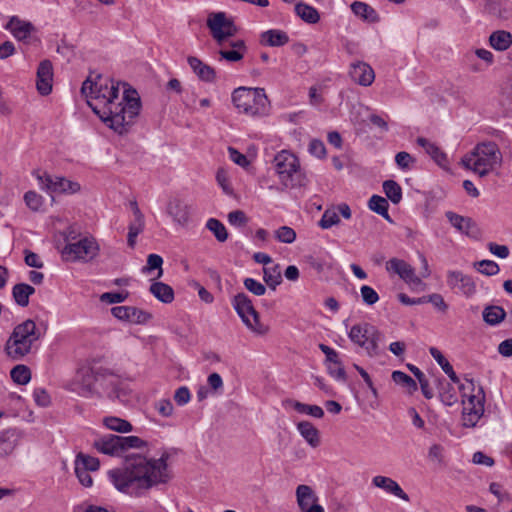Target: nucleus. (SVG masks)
Wrapping results in <instances>:
<instances>
[{"mask_svg":"<svg viewBox=\"0 0 512 512\" xmlns=\"http://www.w3.org/2000/svg\"><path fill=\"white\" fill-rule=\"evenodd\" d=\"M81 94L93 112L120 135L128 133L141 110L135 89L96 71H91L82 83Z\"/></svg>","mask_w":512,"mask_h":512,"instance_id":"obj_1","label":"nucleus"},{"mask_svg":"<svg viewBox=\"0 0 512 512\" xmlns=\"http://www.w3.org/2000/svg\"><path fill=\"white\" fill-rule=\"evenodd\" d=\"M168 459L166 452L158 459L138 453L128 454L121 467L108 471V478L118 491L141 496L152 487L169 481Z\"/></svg>","mask_w":512,"mask_h":512,"instance_id":"obj_2","label":"nucleus"},{"mask_svg":"<svg viewBox=\"0 0 512 512\" xmlns=\"http://www.w3.org/2000/svg\"><path fill=\"white\" fill-rule=\"evenodd\" d=\"M501 163L502 153L493 141L478 143L471 153L462 158L463 166L480 177H485Z\"/></svg>","mask_w":512,"mask_h":512,"instance_id":"obj_3","label":"nucleus"},{"mask_svg":"<svg viewBox=\"0 0 512 512\" xmlns=\"http://www.w3.org/2000/svg\"><path fill=\"white\" fill-rule=\"evenodd\" d=\"M41 335L33 320H25L14 327L13 332L6 341V354L12 360H22L31 353L34 344L41 338Z\"/></svg>","mask_w":512,"mask_h":512,"instance_id":"obj_4","label":"nucleus"},{"mask_svg":"<svg viewBox=\"0 0 512 512\" xmlns=\"http://www.w3.org/2000/svg\"><path fill=\"white\" fill-rule=\"evenodd\" d=\"M273 165L284 188L306 186L307 177L300 167L299 159L293 153L287 150L280 151L275 155Z\"/></svg>","mask_w":512,"mask_h":512,"instance_id":"obj_5","label":"nucleus"},{"mask_svg":"<svg viewBox=\"0 0 512 512\" xmlns=\"http://www.w3.org/2000/svg\"><path fill=\"white\" fill-rule=\"evenodd\" d=\"M232 101L239 112L249 116H264L269 112V100L261 88L239 87L233 91Z\"/></svg>","mask_w":512,"mask_h":512,"instance_id":"obj_6","label":"nucleus"},{"mask_svg":"<svg viewBox=\"0 0 512 512\" xmlns=\"http://www.w3.org/2000/svg\"><path fill=\"white\" fill-rule=\"evenodd\" d=\"M468 385L460 384L459 390L462 397L467 396V400L463 399V425L465 427H475L480 418L484 414L485 394L481 386L478 387L476 393L475 383L473 379L465 378Z\"/></svg>","mask_w":512,"mask_h":512,"instance_id":"obj_7","label":"nucleus"},{"mask_svg":"<svg viewBox=\"0 0 512 512\" xmlns=\"http://www.w3.org/2000/svg\"><path fill=\"white\" fill-rule=\"evenodd\" d=\"M349 339L361 347L369 357H377L382 353L380 344L383 334L380 330L367 322L355 324L348 333Z\"/></svg>","mask_w":512,"mask_h":512,"instance_id":"obj_8","label":"nucleus"},{"mask_svg":"<svg viewBox=\"0 0 512 512\" xmlns=\"http://www.w3.org/2000/svg\"><path fill=\"white\" fill-rule=\"evenodd\" d=\"M232 305L249 330L259 335H264L268 332V326L260 322L259 313L245 293L236 294L232 300Z\"/></svg>","mask_w":512,"mask_h":512,"instance_id":"obj_9","label":"nucleus"},{"mask_svg":"<svg viewBox=\"0 0 512 512\" xmlns=\"http://www.w3.org/2000/svg\"><path fill=\"white\" fill-rule=\"evenodd\" d=\"M98 245L90 238H83L74 243H68L62 250V256L67 261H88L97 255Z\"/></svg>","mask_w":512,"mask_h":512,"instance_id":"obj_10","label":"nucleus"},{"mask_svg":"<svg viewBox=\"0 0 512 512\" xmlns=\"http://www.w3.org/2000/svg\"><path fill=\"white\" fill-rule=\"evenodd\" d=\"M207 26L217 43H223V41L232 38L237 32L233 21L226 18L224 12L210 14L207 19Z\"/></svg>","mask_w":512,"mask_h":512,"instance_id":"obj_11","label":"nucleus"},{"mask_svg":"<svg viewBox=\"0 0 512 512\" xmlns=\"http://www.w3.org/2000/svg\"><path fill=\"white\" fill-rule=\"evenodd\" d=\"M37 179L42 189L52 193H75L80 190V185L77 182H72L64 177H53L46 172L37 174Z\"/></svg>","mask_w":512,"mask_h":512,"instance_id":"obj_12","label":"nucleus"},{"mask_svg":"<svg viewBox=\"0 0 512 512\" xmlns=\"http://www.w3.org/2000/svg\"><path fill=\"white\" fill-rule=\"evenodd\" d=\"M217 44L219 46V61L238 62L243 59L247 52V46L241 39L230 38Z\"/></svg>","mask_w":512,"mask_h":512,"instance_id":"obj_13","label":"nucleus"},{"mask_svg":"<svg viewBox=\"0 0 512 512\" xmlns=\"http://www.w3.org/2000/svg\"><path fill=\"white\" fill-rule=\"evenodd\" d=\"M386 270L397 274L411 286L418 287L423 284L421 278L415 275L414 268L402 259L391 258L386 263Z\"/></svg>","mask_w":512,"mask_h":512,"instance_id":"obj_14","label":"nucleus"},{"mask_svg":"<svg viewBox=\"0 0 512 512\" xmlns=\"http://www.w3.org/2000/svg\"><path fill=\"white\" fill-rule=\"evenodd\" d=\"M111 313L115 318L132 324H145L152 318L150 313L132 306H115Z\"/></svg>","mask_w":512,"mask_h":512,"instance_id":"obj_15","label":"nucleus"},{"mask_svg":"<svg viewBox=\"0 0 512 512\" xmlns=\"http://www.w3.org/2000/svg\"><path fill=\"white\" fill-rule=\"evenodd\" d=\"M297 503L302 512H324L321 505L317 504V497L308 485L301 484L296 488Z\"/></svg>","mask_w":512,"mask_h":512,"instance_id":"obj_16","label":"nucleus"},{"mask_svg":"<svg viewBox=\"0 0 512 512\" xmlns=\"http://www.w3.org/2000/svg\"><path fill=\"white\" fill-rule=\"evenodd\" d=\"M92 446L100 453L109 456H121L120 438L118 435L107 434L97 437Z\"/></svg>","mask_w":512,"mask_h":512,"instance_id":"obj_17","label":"nucleus"},{"mask_svg":"<svg viewBox=\"0 0 512 512\" xmlns=\"http://www.w3.org/2000/svg\"><path fill=\"white\" fill-rule=\"evenodd\" d=\"M5 28L19 41L28 42L35 31V27L31 22L24 21L17 16L10 18Z\"/></svg>","mask_w":512,"mask_h":512,"instance_id":"obj_18","label":"nucleus"},{"mask_svg":"<svg viewBox=\"0 0 512 512\" xmlns=\"http://www.w3.org/2000/svg\"><path fill=\"white\" fill-rule=\"evenodd\" d=\"M447 283L452 288H457L461 293L466 296H471L476 291L474 281L470 276L464 275L460 271H451L447 276Z\"/></svg>","mask_w":512,"mask_h":512,"instance_id":"obj_19","label":"nucleus"},{"mask_svg":"<svg viewBox=\"0 0 512 512\" xmlns=\"http://www.w3.org/2000/svg\"><path fill=\"white\" fill-rule=\"evenodd\" d=\"M53 76V66H38L36 89L40 95L47 96L52 92Z\"/></svg>","mask_w":512,"mask_h":512,"instance_id":"obj_20","label":"nucleus"},{"mask_svg":"<svg viewBox=\"0 0 512 512\" xmlns=\"http://www.w3.org/2000/svg\"><path fill=\"white\" fill-rule=\"evenodd\" d=\"M20 436V432L16 428H7L0 431V457L12 454L18 445Z\"/></svg>","mask_w":512,"mask_h":512,"instance_id":"obj_21","label":"nucleus"},{"mask_svg":"<svg viewBox=\"0 0 512 512\" xmlns=\"http://www.w3.org/2000/svg\"><path fill=\"white\" fill-rule=\"evenodd\" d=\"M372 483L374 486L385 490L387 493L393 494L404 501H409L408 494L390 477L378 475L373 477Z\"/></svg>","mask_w":512,"mask_h":512,"instance_id":"obj_22","label":"nucleus"},{"mask_svg":"<svg viewBox=\"0 0 512 512\" xmlns=\"http://www.w3.org/2000/svg\"><path fill=\"white\" fill-rule=\"evenodd\" d=\"M348 75L353 82L361 86H370L375 79L372 66H350Z\"/></svg>","mask_w":512,"mask_h":512,"instance_id":"obj_23","label":"nucleus"},{"mask_svg":"<svg viewBox=\"0 0 512 512\" xmlns=\"http://www.w3.org/2000/svg\"><path fill=\"white\" fill-rule=\"evenodd\" d=\"M446 217L451 225L459 232L468 236L473 235L474 230L476 229V224L471 218L461 216L452 211L446 212Z\"/></svg>","mask_w":512,"mask_h":512,"instance_id":"obj_24","label":"nucleus"},{"mask_svg":"<svg viewBox=\"0 0 512 512\" xmlns=\"http://www.w3.org/2000/svg\"><path fill=\"white\" fill-rule=\"evenodd\" d=\"M260 42L266 46L280 47L289 42V36L285 31L270 29L261 34Z\"/></svg>","mask_w":512,"mask_h":512,"instance_id":"obj_25","label":"nucleus"},{"mask_svg":"<svg viewBox=\"0 0 512 512\" xmlns=\"http://www.w3.org/2000/svg\"><path fill=\"white\" fill-rule=\"evenodd\" d=\"M167 212L180 225L186 224L189 220L188 206L179 199L171 200L168 203Z\"/></svg>","mask_w":512,"mask_h":512,"instance_id":"obj_26","label":"nucleus"},{"mask_svg":"<svg viewBox=\"0 0 512 512\" xmlns=\"http://www.w3.org/2000/svg\"><path fill=\"white\" fill-rule=\"evenodd\" d=\"M352 12L363 21L376 23L379 21V15L376 10L362 1H354L351 4Z\"/></svg>","mask_w":512,"mask_h":512,"instance_id":"obj_27","label":"nucleus"},{"mask_svg":"<svg viewBox=\"0 0 512 512\" xmlns=\"http://www.w3.org/2000/svg\"><path fill=\"white\" fill-rule=\"evenodd\" d=\"M297 429L307 443L316 448L320 444V436L318 429L309 421H301L297 424Z\"/></svg>","mask_w":512,"mask_h":512,"instance_id":"obj_28","label":"nucleus"},{"mask_svg":"<svg viewBox=\"0 0 512 512\" xmlns=\"http://www.w3.org/2000/svg\"><path fill=\"white\" fill-rule=\"evenodd\" d=\"M416 143L422 147L438 165L442 166L447 163L446 154L442 152L435 143H432L424 137H418Z\"/></svg>","mask_w":512,"mask_h":512,"instance_id":"obj_29","label":"nucleus"},{"mask_svg":"<svg viewBox=\"0 0 512 512\" xmlns=\"http://www.w3.org/2000/svg\"><path fill=\"white\" fill-rule=\"evenodd\" d=\"M145 221L144 215L139 208L135 209V218L129 224L127 243L130 248H134L137 236L144 230Z\"/></svg>","mask_w":512,"mask_h":512,"instance_id":"obj_30","label":"nucleus"},{"mask_svg":"<svg viewBox=\"0 0 512 512\" xmlns=\"http://www.w3.org/2000/svg\"><path fill=\"white\" fill-rule=\"evenodd\" d=\"M34 293L35 288L26 283H18L12 289V296L21 307H26L29 304V297Z\"/></svg>","mask_w":512,"mask_h":512,"instance_id":"obj_31","label":"nucleus"},{"mask_svg":"<svg viewBox=\"0 0 512 512\" xmlns=\"http://www.w3.org/2000/svg\"><path fill=\"white\" fill-rule=\"evenodd\" d=\"M149 291L151 294L163 303H171L174 300V291L171 286L163 282H154Z\"/></svg>","mask_w":512,"mask_h":512,"instance_id":"obj_32","label":"nucleus"},{"mask_svg":"<svg viewBox=\"0 0 512 512\" xmlns=\"http://www.w3.org/2000/svg\"><path fill=\"white\" fill-rule=\"evenodd\" d=\"M294 10L296 15L308 24H316L320 20L317 9L306 3H297Z\"/></svg>","mask_w":512,"mask_h":512,"instance_id":"obj_33","label":"nucleus"},{"mask_svg":"<svg viewBox=\"0 0 512 512\" xmlns=\"http://www.w3.org/2000/svg\"><path fill=\"white\" fill-rule=\"evenodd\" d=\"M82 379L78 393L82 396H90L96 392L95 384L99 380L93 370H86L82 373Z\"/></svg>","mask_w":512,"mask_h":512,"instance_id":"obj_34","label":"nucleus"},{"mask_svg":"<svg viewBox=\"0 0 512 512\" xmlns=\"http://www.w3.org/2000/svg\"><path fill=\"white\" fill-rule=\"evenodd\" d=\"M429 352L435 361L441 366L442 370L448 375L450 380L455 384H459V377L456 375L452 365L448 362L444 355L435 347H431Z\"/></svg>","mask_w":512,"mask_h":512,"instance_id":"obj_35","label":"nucleus"},{"mask_svg":"<svg viewBox=\"0 0 512 512\" xmlns=\"http://www.w3.org/2000/svg\"><path fill=\"white\" fill-rule=\"evenodd\" d=\"M263 279L266 285L275 290L276 287L282 282L281 267L279 264L273 266H266L263 268Z\"/></svg>","mask_w":512,"mask_h":512,"instance_id":"obj_36","label":"nucleus"},{"mask_svg":"<svg viewBox=\"0 0 512 512\" xmlns=\"http://www.w3.org/2000/svg\"><path fill=\"white\" fill-rule=\"evenodd\" d=\"M102 422L107 429L118 433H128L133 430V426L130 422L115 416L104 417Z\"/></svg>","mask_w":512,"mask_h":512,"instance_id":"obj_37","label":"nucleus"},{"mask_svg":"<svg viewBox=\"0 0 512 512\" xmlns=\"http://www.w3.org/2000/svg\"><path fill=\"white\" fill-rule=\"evenodd\" d=\"M491 46L496 50H506L512 44V35L504 30L493 32L489 38Z\"/></svg>","mask_w":512,"mask_h":512,"instance_id":"obj_38","label":"nucleus"},{"mask_svg":"<svg viewBox=\"0 0 512 512\" xmlns=\"http://www.w3.org/2000/svg\"><path fill=\"white\" fill-rule=\"evenodd\" d=\"M368 207L373 212L381 215L387 221L392 222L388 213L389 203L386 198L379 195H373L368 201Z\"/></svg>","mask_w":512,"mask_h":512,"instance_id":"obj_39","label":"nucleus"},{"mask_svg":"<svg viewBox=\"0 0 512 512\" xmlns=\"http://www.w3.org/2000/svg\"><path fill=\"white\" fill-rule=\"evenodd\" d=\"M505 317L506 312L500 306L491 305L485 307L483 310V319L487 324L491 326L498 325L505 319Z\"/></svg>","mask_w":512,"mask_h":512,"instance_id":"obj_40","label":"nucleus"},{"mask_svg":"<svg viewBox=\"0 0 512 512\" xmlns=\"http://www.w3.org/2000/svg\"><path fill=\"white\" fill-rule=\"evenodd\" d=\"M290 404L298 413L307 414L315 418H322L324 416L323 409L318 405L304 404L296 400H288Z\"/></svg>","mask_w":512,"mask_h":512,"instance_id":"obj_41","label":"nucleus"},{"mask_svg":"<svg viewBox=\"0 0 512 512\" xmlns=\"http://www.w3.org/2000/svg\"><path fill=\"white\" fill-rule=\"evenodd\" d=\"M383 191L386 197L393 203L398 204L402 200V188L394 180H386L383 182Z\"/></svg>","mask_w":512,"mask_h":512,"instance_id":"obj_42","label":"nucleus"},{"mask_svg":"<svg viewBox=\"0 0 512 512\" xmlns=\"http://www.w3.org/2000/svg\"><path fill=\"white\" fill-rule=\"evenodd\" d=\"M163 259L158 254H149L147 257V264L142 268V272L145 274L151 273L153 270H157L156 278H160L163 275L162 269Z\"/></svg>","mask_w":512,"mask_h":512,"instance_id":"obj_43","label":"nucleus"},{"mask_svg":"<svg viewBox=\"0 0 512 512\" xmlns=\"http://www.w3.org/2000/svg\"><path fill=\"white\" fill-rule=\"evenodd\" d=\"M206 227L214 234L215 238L219 242H225L227 240L228 232L223 223L219 220L210 218L206 223Z\"/></svg>","mask_w":512,"mask_h":512,"instance_id":"obj_44","label":"nucleus"},{"mask_svg":"<svg viewBox=\"0 0 512 512\" xmlns=\"http://www.w3.org/2000/svg\"><path fill=\"white\" fill-rule=\"evenodd\" d=\"M340 223V217L335 207L328 208L323 213L321 219L318 222L319 227L322 229H329L332 226Z\"/></svg>","mask_w":512,"mask_h":512,"instance_id":"obj_45","label":"nucleus"},{"mask_svg":"<svg viewBox=\"0 0 512 512\" xmlns=\"http://www.w3.org/2000/svg\"><path fill=\"white\" fill-rule=\"evenodd\" d=\"M392 380L405 388H407L409 393H413L417 390L416 381L411 378L408 374L402 371H394L392 373Z\"/></svg>","mask_w":512,"mask_h":512,"instance_id":"obj_46","label":"nucleus"},{"mask_svg":"<svg viewBox=\"0 0 512 512\" xmlns=\"http://www.w3.org/2000/svg\"><path fill=\"white\" fill-rule=\"evenodd\" d=\"M100 462L97 458L79 453L76 456L75 467L85 468L88 471H96L99 469Z\"/></svg>","mask_w":512,"mask_h":512,"instance_id":"obj_47","label":"nucleus"},{"mask_svg":"<svg viewBox=\"0 0 512 512\" xmlns=\"http://www.w3.org/2000/svg\"><path fill=\"white\" fill-rule=\"evenodd\" d=\"M122 454L128 449H142L147 446V442L138 436H119Z\"/></svg>","mask_w":512,"mask_h":512,"instance_id":"obj_48","label":"nucleus"},{"mask_svg":"<svg viewBox=\"0 0 512 512\" xmlns=\"http://www.w3.org/2000/svg\"><path fill=\"white\" fill-rule=\"evenodd\" d=\"M12 380L20 385L27 384L31 379L30 369L25 365H17L10 372Z\"/></svg>","mask_w":512,"mask_h":512,"instance_id":"obj_49","label":"nucleus"},{"mask_svg":"<svg viewBox=\"0 0 512 512\" xmlns=\"http://www.w3.org/2000/svg\"><path fill=\"white\" fill-rule=\"evenodd\" d=\"M478 271L487 276H493L499 273L498 264L492 260H482L476 263Z\"/></svg>","mask_w":512,"mask_h":512,"instance_id":"obj_50","label":"nucleus"},{"mask_svg":"<svg viewBox=\"0 0 512 512\" xmlns=\"http://www.w3.org/2000/svg\"><path fill=\"white\" fill-rule=\"evenodd\" d=\"M24 201L28 208L33 211H38L42 206V196L35 191H28L24 194Z\"/></svg>","mask_w":512,"mask_h":512,"instance_id":"obj_51","label":"nucleus"},{"mask_svg":"<svg viewBox=\"0 0 512 512\" xmlns=\"http://www.w3.org/2000/svg\"><path fill=\"white\" fill-rule=\"evenodd\" d=\"M129 293L126 292H106L100 296V300L104 303L115 304L124 302Z\"/></svg>","mask_w":512,"mask_h":512,"instance_id":"obj_52","label":"nucleus"},{"mask_svg":"<svg viewBox=\"0 0 512 512\" xmlns=\"http://www.w3.org/2000/svg\"><path fill=\"white\" fill-rule=\"evenodd\" d=\"M243 284L249 292L256 296H262L266 292V287L253 278H245Z\"/></svg>","mask_w":512,"mask_h":512,"instance_id":"obj_53","label":"nucleus"},{"mask_svg":"<svg viewBox=\"0 0 512 512\" xmlns=\"http://www.w3.org/2000/svg\"><path fill=\"white\" fill-rule=\"evenodd\" d=\"M276 238L280 242L290 244L295 241L296 233L292 228L288 226H282L276 231Z\"/></svg>","mask_w":512,"mask_h":512,"instance_id":"obj_54","label":"nucleus"},{"mask_svg":"<svg viewBox=\"0 0 512 512\" xmlns=\"http://www.w3.org/2000/svg\"><path fill=\"white\" fill-rule=\"evenodd\" d=\"M362 300L367 305H373L379 300L378 293L370 286L363 285L360 289Z\"/></svg>","mask_w":512,"mask_h":512,"instance_id":"obj_55","label":"nucleus"},{"mask_svg":"<svg viewBox=\"0 0 512 512\" xmlns=\"http://www.w3.org/2000/svg\"><path fill=\"white\" fill-rule=\"evenodd\" d=\"M197 76L206 82H212L215 78V71L212 66H192Z\"/></svg>","mask_w":512,"mask_h":512,"instance_id":"obj_56","label":"nucleus"},{"mask_svg":"<svg viewBox=\"0 0 512 512\" xmlns=\"http://www.w3.org/2000/svg\"><path fill=\"white\" fill-rule=\"evenodd\" d=\"M228 221L233 226L242 227L248 223V218L242 210H234L228 214Z\"/></svg>","mask_w":512,"mask_h":512,"instance_id":"obj_57","label":"nucleus"},{"mask_svg":"<svg viewBox=\"0 0 512 512\" xmlns=\"http://www.w3.org/2000/svg\"><path fill=\"white\" fill-rule=\"evenodd\" d=\"M395 162L400 169L407 170L415 162V159L408 152L402 151L396 154Z\"/></svg>","mask_w":512,"mask_h":512,"instance_id":"obj_58","label":"nucleus"},{"mask_svg":"<svg viewBox=\"0 0 512 512\" xmlns=\"http://www.w3.org/2000/svg\"><path fill=\"white\" fill-rule=\"evenodd\" d=\"M158 413L163 417H170L173 414L174 407L169 399H161L155 404Z\"/></svg>","mask_w":512,"mask_h":512,"instance_id":"obj_59","label":"nucleus"},{"mask_svg":"<svg viewBox=\"0 0 512 512\" xmlns=\"http://www.w3.org/2000/svg\"><path fill=\"white\" fill-rule=\"evenodd\" d=\"M309 152L317 158H324L326 155V147L323 141L318 139L311 140L309 144Z\"/></svg>","mask_w":512,"mask_h":512,"instance_id":"obj_60","label":"nucleus"},{"mask_svg":"<svg viewBox=\"0 0 512 512\" xmlns=\"http://www.w3.org/2000/svg\"><path fill=\"white\" fill-rule=\"evenodd\" d=\"M191 399V394L186 386L179 387L174 394V400L179 406L187 404Z\"/></svg>","mask_w":512,"mask_h":512,"instance_id":"obj_61","label":"nucleus"},{"mask_svg":"<svg viewBox=\"0 0 512 512\" xmlns=\"http://www.w3.org/2000/svg\"><path fill=\"white\" fill-rule=\"evenodd\" d=\"M328 372L332 377L339 381L346 380V372L340 361H338L337 364L330 363L328 366Z\"/></svg>","mask_w":512,"mask_h":512,"instance_id":"obj_62","label":"nucleus"},{"mask_svg":"<svg viewBox=\"0 0 512 512\" xmlns=\"http://www.w3.org/2000/svg\"><path fill=\"white\" fill-rule=\"evenodd\" d=\"M229 157L230 159L237 165L241 167H246L249 164V161L247 160V157L240 153L237 149L233 147L228 148Z\"/></svg>","mask_w":512,"mask_h":512,"instance_id":"obj_63","label":"nucleus"},{"mask_svg":"<svg viewBox=\"0 0 512 512\" xmlns=\"http://www.w3.org/2000/svg\"><path fill=\"white\" fill-rule=\"evenodd\" d=\"M33 397L37 405L41 407H46L50 404V396L46 392V390L42 388H37L34 390Z\"/></svg>","mask_w":512,"mask_h":512,"instance_id":"obj_64","label":"nucleus"}]
</instances>
